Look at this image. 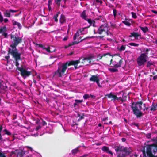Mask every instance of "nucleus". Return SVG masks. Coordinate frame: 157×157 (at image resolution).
Returning a JSON list of instances; mask_svg holds the SVG:
<instances>
[{"mask_svg": "<svg viewBox=\"0 0 157 157\" xmlns=\"http://www.w3.org/2000/svg\"><path fill=\"white\" fill-rule=\"evenodd\" d=\"M98 19H99V20L101 21L102 22L104 23L106 21L104 17L103 16L100 15L98 16Z\"/></svg>", "mask_w": 157, "mask_h": 157, "instance_id": "obj_27", "label": "nucleus"}, {"mask_svg": "<svg viewBox=\"0 0 157 157\" xmlns=\"http://www.w3.org/2000/svg\"><path fill=\"white\" fill-rule=\"evenodd\" d=\"M148 57H146L141 53L137 58V61L139 66H144L145 63L147 61Z\"/></svg>", "mask_w": 157, "mask_h": 157, "instance_id": "obj_8", "label": "nucleus"}, {"mask_svg": "<svg viewBox=\"0 0 157 157\" xmlns=\"http://www.w3.org/2000/svg\"><path fill=\"white\" fill-rule=\"evenodd\" d=\"M67 37H65L63 39V40L65 41H66V40H67Z\"/></svg>", "mask_w": 157, "mask_h": 157, "instance_id": "obj_63", "label": "nucleus"}, {"mask_svg": "<svg viewBox=\"0 0 157 157\" xmlns=\"http://www.w3.org/2000/svg\"><path fill=\"white\" fill-rule=\"evenodd\" d=\"M32 152V148L28 146H26L24 147L22 149L18 150V155H21L20 157H24L23 155H27L28 153H29Z\"/></svg>", "mask_w": 157, "mask_h": 157, "instance_id": "obj_9", "label": "nucleus"}, {"mask_svg": "<svg viewBox=\"0 0 157 157\" xmlns=\"http://www.w3.org/2000/svg\"><path fill=\"white\" fill-rule=\"evenodd\" d=\"M87 21L88 23H89L90 25H92L93 24V22L94 20H92L91 19H87V20H86Z\"/></svg>", "mask_w": 157, "mask_h": 157, "instance_id": "obj_38", "label": "nucleus"}, {"mask_svg": "<svg viewBox=\"0 0 157 157\" xmlns=\"http://www.w3.org/2000/svg\"><path fill=\"white\" fill-rule=\"evenodd\" d=\"M17 12V10H13L12 9H10L9 10H6L4 13L5 16L7 17H10L11 16V13H16Z\"/></svg>", "mask_w": 157, "mask_h": 157, "instance_id": "obj_14", "label": "nucleus"}, {"mask_svg": "<svg viewBox=\"0 0 157 157\" xmlns=\"http://www.w3.org/2000/svg\"><path fill=\"white\" fill-rule=\"evenodd\" d=\"M131 14L132 18L134 19H136L137 18V16L136 13L134 12H131Z\"/></svg>", "mask_w": 157, "mask_h": 157, "instance_id": "obj_39", "label": "nucleus"}, {"mask_svg": "<svg viewBox=\"0 0 157 157\" xmlns=\"http://www.w3.org/2000/svg\"><path fill=\"white\" fill-rule=\"evenodd\" d=\"M153 65L152 62L150 60L147 62L146 63V67H150L151 65Z\"/></svg>", "mask_w": 157, "mask_h": 157, "instance_id": "obj_30", "label": "nucleus"}, {"mask_svg": "<svg viewBox=\"0 0 157 157\" xmlns=\"http://www.w3.org/2000/svg\"><path fill=\"white\" fill-rule=\"evenodd\" d=\"M81 17L83 19L85 20H87V16L86 13V11L84 10L80 15Z\"/></svg>", "mask_w": 157, "mask_h": 157, "instance_id": "obj_23", "label": "nucleus"}, {"mask_svg": "<svg viewBox=\"0 0 157 157\" xmlns=\"http://www.w3.org/2000/svg\"><path fill=\"white\" fill-rule=\"evenodd\" d=\"M140 28L141 30H142L144 33H146L148 31V29L147 27H144L140 26Z\"/></svg>", "mask_w": 157, "mask_h": 157, "instance_id": "obj_26", "label": "nucleus"}, {"mask_svg": "<svg viewBox=\"0 0 157 157\" xmlns=\"http://www.w3.org/2000/svg\"><path fill=\"white\" fill-rule=\"evenodd\" d=\"M3 17L1 13L0 12V23H2L3 21Z\"/></svg>", "mask_w": 157, "mask_h": 157, "instance_id": "obj_45", "label": "nucleus"}, {"mask_svg": "<svg viewBox=\"0 0 157 157\" xmlns=\"http://www.w3.org/2000/svg\"><path fill=\"white\" fill-rule=\"evenodd\" d=\"M96 1L98 3L99 2L101 4H102L103 3L102 1H101V0H96Z\"/></svg>", "mask_w": 157, "mask_h": 157, "instance_id": "obj_56", "label": "nucleus"}, {"mask_svg": "<svg viewBox=\"0 0 157 157\" xmlns=\"http://www.w3.org/2000/svg\"><path fill=\"white\" fill-rule=\"evenodd\" d=\"M4 131L5 132V133L6 134L8 135H11V133H10V132H9L8 131H7V130L6 129H5L4 130Z\"/></svg>", "mask_w": 157, "mask_h": 157, "instance_id": "obj_52", "label": "nucleus"}, {"mask_svg": "<svg viewBox=\"0 0 157 157\" xmlns=\"http://www.w3.org/2000/svg\"><path fill=\"white\" fill-rule=\"evenodd\" d=\"M105 124H112V122L111 121H110L109 122V123H104Z\"/></svg>", "mask_w": 157, "mask_h": 157, "instance_id": "obj_61", "label": "nucleus"}, {"mask_svg": "<svg viewBox=\"0 0 157 157\" xmlns=\"http://www.w3.org/2000/svg\"><path fill=\"white\" fill-rule=\"evenodd\" d=\"M117 11L116 9H114L113 10V14L114 15V17L115 18H116L117 16Z\"/></svg>", "mask_w": 157, "mask_h": 157, "instance_id": "obj_44", "label": "nucleus"}, {"mask_svg": "<svg viewBox=\"0 0 157 157\" xmlns=\"http://www.w3.org/2000/svg\"><path fill=\"white\" fill-rule=\"evenodd\" d=\"M89 37H86V38H84L83 39H81V40L80 41H74L73 42H72V43H69V47L71 46L72 45H73L75 44H78L80 42L82 41L83 40L87 39L88 38H89Z\"/></svg>", "mask_w": 157, "mask_h": 157, "instance_id": "obj_20", "label": "nucleus"}, {"mask_svg": "<svg viewBox=\"0 0 157 157\" xmlns=\"http://www.w3.org/2000/svg\"><path fill=\"white\" fill-rule=\"evenodd\" d=\"M42 47L43 49H45L47 52H52L55 50V49L54 48V50L51 51L50 49L51 48V47H49L48 48H44V47L42 46Z\"/></svg>", "mask_w": 157, "mask_h": 157, "instance_id": "obj_28", "label": "nucleus"}, {"mask_svg": "<svg viewBox=\"0 0 157 157\" xmlns=\"http://www.w3.org/2000/svg\"><path fill=\"white\" fill-rule=\"evenodd\" d=\"M7 31V28L6 26H1L0 28V33H3Z\"/></svg>", "mask_w": 157, "mask_h": 157, "instance_id": "obj_24", "label": "nucleus"}, {"mask_svg": "<svg viewBox=\"0 0 157 157\" xmlns=\"http://www.w3.org/2000/svg\"><path fill=\"white\" fill-rule=\"evenodd\" d=\"M157 151V144L153 143L151 144L147 145L146 151L144 148L142 150L143 157H147L146 154L148 157H157V155H155Z\"/></svg>", "mask_w": 157, "mask_h": 157, "instance_id": "obj_3", "label": "nucleus"}, {"mask_svg": "<svg viewBox=\"0 0 157 157\" xmlns=\"http://www.w3.org/2000/svg\"><path fill=\"white\" fill-rule=\"evenodd\" d=\"M26 23L28 26H30L34 24V22L32 19L29 17L26 20Z\"/></svg>", "mask_w": 157, "mask_h": 157, "instance_id": "obj_21", "label": "nucleus"}, {"mask_svg": "<svg viewBox=\"0 0 157 157\" xmlns=\"http://www.w3.org/2000/svg\"><path fill=\"white\" fill-rule=\"evenodd\" d=\"M128 44L130 46H133L135 47H137L139 45V44H138L133 42L130 43Z\"/></svg>", "mask_w": 157, "mask_h": 157, "instance_id": "obj_34", "label": "nucleus"}, {"mask_svg": "<svg viewBox=\"0 0 157 157\" xmlns=\"http://www.w3.org/2000/svg\"><path fill=\"white\" fill-rule=\"evenodd\" d=\"M133 124L135 126H138V124L137 123H133L132 124Z\"/></svg>", "mask_w": 157, "mask_h": 157, "instance_id": "obj_62", "label": "nucleus"}, {"mask_svg": "<svg viewBox=\"0 0 157 157\" xmlns=\"http://www.w3.org/2000/svg\"><path fill=\"white\" fill-rule=\"evenodd\" d=\"M13 67V65L11 64H9L7 65V68H9L10 69H12Z\"/></svg>", "mask_w": 157, "mask_h": 157, "instance_id": "obj_49", "label": "nucleus"}, {"mask_svg": "<svg viewBox=\"0 0 157 157\" xmlns=\"http://www.w3.org/2000/svg\"><path fill=\"white\" fill-rule=\"evenodd\" d=\"M129 37H134L136 39H138V37H139L140 39H141V35L139 34L138 33L133 32L130 33V35Z\"/></svg>", "mask_w": 157, "mask_h": 157, "instance_id": "obj_16", "label": "nucleus"}, {"mask_svg": "<svg viewBox=\"0 0 157 157\" xmlns=\"http://www.w3.org/2000/svg\"><path fill=\"white\" fill-rule=\"evenodd\" d=\"M69 66L67 62L66 63H59L58 65V69L54 73V76L62 77L66 74V70Z\"/></svg>", "mask_w": 157, "mask_h": 157, "instance_id": "obj_5", "label": "nucleus"}, {"mask_svg": "<svg viewBox=\"0 0 157 157\" xmlns=\"http://www.w3.org/2000/svg\"><path fill=\"white\" fill-rule=\"evenodd\" d=\"M90 96L88 94H85L83 96V98L85 100L89 98Z\"/></svg>", "mask_w": 157, "mask_h": 157, "instance_id": "obj_40", "label": "nucleus"}, {"mask_svg": "<svg viewBox=\"0 0 157 157\" xmlns=\"http://www.w3.org/2000/svg\"><path fill=\"white\" fill-rule=\"evenodd\" d=\"M95 21H93V26L94 27H95Z\"/></svg>", "mask_w": 157, "mask_h": 157, "instance_id": "obj_64", "label": "nucleus"}, {"mask_svg": "<svg viewBox=\"0 0 157 157\" xmlns=\"http://www.w3.org/2000/svg\"><path fill=\"white\" fill-rule=\"evenodd\" d=\"M66 19L63 15L62 14L60 19V22L61 23H63L65 22Z\"/></svg>", "mask_w": 157, "mask_h": 157, "instance_id": "obj_25", "label": "nucleus"}, {"mask_svg": "<svg viewBox=\"0 0 157 157\" xmlns=\"http://www.w3.org/2000/svg\"><path fill=\"white\" fill-rule=\"evenodd\" d=\"M12 22L13 25H16L20 29H21L22 26L20 23L14 20L12 21Z\"/></svg>", "mask_w": 157, "mask_h": 157, "instance_id": "obj_22", "label": "nucleus"}, {"mask_svg": "<svg viewBox=\"0 0 157 157\" xmlns=\"http://www.w3.org/2000/svg\"><path fill=\"white\" fill-rule=\"evenodd\" d=\"M114 148L116 152L117 157H126L132 151L130 147H124L120 145L115 146Z\"/></svg>", "mask_w": 157, "mask_h": 157, "instance_id": "obj_2", "label": "nucleus"}, {"mask_svg": "<svg viewBox=\"0 0 157 157\" xmlns=\"http://www.w3.org/2000/svg\"><path fill=\"white\" fill-rule=\"evenodd\" d=\"M116 100H117L118 101H119V100H120L122 102H123V100L122 99V97H117V98Z\"/></svg>", "mask_w": 157, "mask_h": 157, "instance_id": "obj_48", "label": "nucleus"}, {"mask_svg": "<svg viewBox=\"0 0 157 157\" xmlns=\"http://www.w3.org/2000/svg\"><path fill=\"white\" fill-rule=\"evenodd\" d=\"M11 38L13 39L12 43L10 45L12 49L9 48V52H18L16 48V46L18 44L21 43L22 41V38L21 37L18 36H12Z\"/></svg>", "mask_w": 157, "mask_h": 157, "instance_id": "obj_6", "label": "nucleus"}, {"mask_svg": "<svg viewBox=\"0 0 157 157\" xmlns=\"http://www.w3.org/2000/svg\"><path fill=\"white\" fill-rule=\"evenodd\" d=\"M2 35L5 37H7V33L5 32L3 33Z\"/></svg>", "mask_w": 157, "mask_h": 157, "instance_id": "obj_53", "label": "nucleus"}, {"mask_svg": "<svg viewBox=\"0 0 157 157\" xmlns=\"http://www.w3.org/2000/svg\"><path fill=\"white\" fill-rule=\"evenodd\" d=\"M126 49V47L124 45H122L119 49V50L120 51H122Z\"/></svg>", "mask_w": 157, "mask_h": 157, "instance_id": "obj_37", "label": "nucleus"}, {"mask_svg": "<svg viewBox=\"0 0 157 157\" xmlns=\"http://www.w3.org/2000/svg\"><path fill=\"white\" fill-rule=\"evenodd\" d=\"M0 157H6L5 154L1 151H0Z\"/></svg>", "mask_w": 157, "mask_h": 157, "instance_id": "obj_43", "label": "nucleus"}, {"mask_svg": "<svg viewBox=\"0 0 157 157\" xmlns=\"http://www.w3.org/2000/svg\"><path fill=\"white\" fill-rule=\"evenodd\" d=\"M106 97H107L109 98H112L111 100V101H115L117 98V96L116 95H114L112 92L110 93L109 94H107L105 95Z\"/></svg>", "mask_w": 157, "mask_h": 157, "instance_id": "obj_15", "label": "nucleus"}, {"mask_svg": "<svg viewBox=\"0 0 157 157\" xmlns=\"http://www.w3.org/2000/svg\"><path fill=\"white\" fill-rule=\"evenodd\" d=\"M127 98V97L126 96H124V94H123L122 96V99H123V102L126 101V99Z\"/></svg>", "mask_w": 157, "mask_h": 157, "instance_id": "obj_47", "label": "nucleus"}, {"mask_svg": "<svg viewBox=\"0 0 157 157\" xmlns=\"http://www.w3.org/2000/svg\"><path fill=\"white\" fill-rule=\"evenodd\" d=\"M86 28V27L83 28H80L78 29V32H79L80 33H81L84 31V29Z\"/></svg>", "mask_w": 157, "mask_h": 157, "instance_id": "obj_50", "label": "nucleus"}, {"mask_svg": "<svg viewBox=\"0 0 157 157\" xmlns=\"http://www.w3.org/2000/svg\"><path fill=\"white\" fill-rule=\"evenodd\" d=\"M78 103H76V102H75V103L74 104V107H76V106H78Z\"/></svg>", "mask_w": 157, "mask_h": 157, "instance_id": "obj_58", "label": "nucleus"}, {"mask_svg": "<svg viewBox=\"0 0 157 157\" xmlns=\"http://www.w3.org/2000/svg\"><path fill=\"white\" fill-rule=\"evenodd\" d=\"M78 147H78L77 148L72 150L71 151L72 153L74 155L76 154L79 151Z\"/></svg>", "mask_w": 157, "mask_h": 157, "instance_id": "obj_31", "label": "nucleus"}, {"mask_svg": "<svg viewBox=\"0 0 157 157\" xmlns=\"http://www.w3.org/2000/svg\"><path fill=\"white\" fill-rule=\"evenodd\" d=\"M157 78V75H156L155 76H154L153 77V79L154 80H155Z\"/></svg>", "mask_w": 157, "mask_h": 157, "instance_id": "obj_59", "label": "nucleus"}, {"mask_svg": "<svg viewBox=\"0 0 157 157\" xmlns=\"http://www.w3.org/2000/svg\"><path fill=\"white\" fill-rule=\"evenodd\" d=\"M58 17V14H55L54 17H53V19H54V20L55 21L57 22L58 21V19H57V18Z\"/></svg>", "mask_w": 157, "mask_h": 157, "instance_id": "obj_41", "label": "nucleus"}, {"mask_svg": "<svg viewBox=\"0 0 157 157\" xmlns=\"http://www.w3.org/2000/svg\"><path fill=\"white\" fill-rule=\"evenodd\" d=\"M77 34H78V36H79V35L78 34V32L77 31V33H75L73 36V40H75L76 39V37L77 36Z\"/></svg>", "mask_w": 157, "mask_h": 157, "instance_id": "obj_46", "label": "nucleus"}, {"mask_svg": "<svg viewBox=\"0 0 157 157\" xmlns=\"http://www.w3.org/2000/svg\"><path fill=\"white\" fill-rule=\"evenodd\" d=\"M152 12L153 13L157 14V11L156 10H152Z\"/></svg>", "mask_w": 157, "mask_h": 157, "instance_id": "obj_60", "label": "nucleus"}, {"mask_svg": "<svg viewBox=\"0 0 157 157\" xmlns=\"http://www.w3.org/2000/svg\"><path fill=\"white\" fill-rule=\"evenodd\" d=\"M151 50L150 48H144L143 49V50L141 52H143V53H142L143 54L145 55L146 57H148V52Z\"/></svg>", "mask_w": 157, "mask_h": 157, "instance_id": "obj_19", "label": "nucleus"}, {"mask_svg": "<svg viewBox=\"0 0 157 157\" xmlns=\"http://www.w3.org/2000/svg\"><path fill=\"white\" fill-rule=\"evenodd\" d=\"M120 57L118 56L117 57H114L113 59H111L110 60V65H111L112 63V66L115 68H118L121 67L123 62L122 59H120Z\"/></svg>", "mask_w": 157, "mask_h": 157, "instance_id": "obj_7", "label": "nucleus"}, {"mask_svg": "<svg viewBox=\"0 0 157 157\" xmlns=\"http://www.w3.org/2000/svg\"><path fill=\"white\" fill-rule=\"evenodd\" d=\"M9 53L12 55L13 57L14 58L15 65L17 67V69L18 70V68L20 67H18L19 64L18 63V61L20 60L21 59V53L18 52H9ZM20 68H21V67Z\"/></svg>", "mask_w": 157, "mask_h": 157, "instance_id": "obj_10", "label": "nucleus"}, {"mask_svg": "<svg viewBox=\"0 0 157 157\" xmlns=\"http://www.w3.org/2000/svg\"><path fill=\"white\" fill-rule=\"evenodd\" d=\"M156 107H157L155 105V104H154V103H153L152 104L151 108L150 109V110L151 111H155L156 109Z\"/></svg>", "mask_w": 157, "mask_h": 157, "instance_id": "obj_29", "label": "nucleus"}, {"mask_svg": "<svg viewBox=\"0 0 157 157\" xmlns=\"http://www.w3.org/2000/svg\"><path fill=\"white\" fill-rule=\"evenodd\" d=\"M107 24L104 23L101 25L98 28V33L99 34H102L104 32H105L107 29Z\"/></svg>", "mask_w": 157, "mask_h": 157, "instance_id": "obj_13", "label": "nucleus"}, {"mask_svg": "<svg viewBox=\"0 0 157 157\" xmlns=\"http://www.w3.org/2000/svg\"><path fill=\"white\" fill-rule=\"evenodd\" d=\"M62 0H55V3L58 6H60V2ZM64 2H65L66 0H63Z\"/></svg>", "mask_w": 157, "mask_h": 157, "instance_id": "obj_32", "label": "nucleus"}, {"mask_svg": "<svg viewBox=\"0 0 157 157\" xmlns=\"http://www.w3.org/2000/svg\"><path fill=\"white\" fill-rule=\"evenodd\" d=\"M111 56V55L109 53L104 54L101 56L99 54L98 55V57L99 58L97 59H96V61H98L99 60L102 59L104 61L107 62L109 61V58Z\"/></svg>", "mask_w": 157, "mask_h": 157, "instance_id": "obj_11", "label": "nucleus"}, {"mask_svg": "<svg viewBox=\"0 0 157 157\" xmlns=\"http://www.w3.org/2000/svg\"><path fill=\"white\" fill-rule=\"evenodd\" d=\"M78 117H79V119L78 120V121H79L80 120H81L82 119H83L84 118V114L82 113V115H81L79 114H78Z\"/></svg>", "mask_w": 157, "mask_h": 157, "instance_id": "obj_35", "label": "nucleus"}, {"mask_svg": "<svg viewBox=\"0 0 157 157\" xmlns=\"http://www.w3.org/2000/svg\"><path fill=\"white\" fill-rule=\"evenodd\" d=\"M18 70L20 71L21 75L25 79L31 74L30 71H27L26 69L22 67L18 68Z\"/></svg>", "mask_w": 157, "mask_h": 157, "instance_id": "obj_12", "label": "nucleus"}, {"mask_svg": "<svg viewBox=\"0 0 157 157\" xmlns=\"http://www.w3.org/2000/svg\"><path fill=\"white\" fill-rule=\"evenodd\" d=\"M75 102H76V103H77L78 104L79 103H82L83 102V100H77V99H75Z\"/></svg>", "mask_w": 157, "mask_h": 157, "instance_id": "obj_42", "label": "nucleus"}, {"mask_svg": "<svg viewBox=\"0 0 157 157\" xmlns=\"http://www.w3.org/2000/svg\"><path fill=\"white\" fill-rule=\"evenodd\" d=\"M143 103L142 101L136 102H133L132 103L131 108L132 110L133 114L137 118L141 117L143 115V113L141 111L142 109V106Z\"/></svg>", "mask_w": 157, "mask_h": 157, "instance_id": "obj_4", "label": "nucleus"}, {"mask_svg": "<svg viewBox=\"0 0 157 157\" xmlns=\"http://www.w3.org/2000/svg\"><path fill=\"white\" fill-rule=\"evenodd\" d=\"M101 150L104 152L110 154L112 156L113 155V153L110 150H109V147H107L103 146L101 148Z\"/></svg>", "mask_w": 157, "mask_h": 157, "instance_id": "obj_18", "label": "nucleus"}, {"mask_svg": "<svg viewBox=\"0 0 157 157\" xmlns=\"http://www.w3.org/2000/svg\"><path fill=\"white\" fill-rule=\"evenodd\" d=\"M95 56L94 55L90 56L85 58H80L79 60H72L69 62V66L73 65L74 66L75 68L76 69L78 68V64L81 63L85 65H88L86 63H91L92 62L96 61Z\"/></svg>", "mask_w": 157, "mask_h": 157, "instance_id": "obj_1", "label": "nucleus"}, {"mask_svg": "<svg viewBox=\"0 0 157 157\" xmlns=\"http://www.w3.org/2000/svg\"><path fill=\"white\" fill-rule=\"evenodd\" d=\"M90 81L98 83V80H99V77L98 75H93L91 76L89 79Z\"/></svg>", "mask_w": 157, "mask_h": 157, "instance_id": "obj_17", "label": "nucleus"}, {"mask_svg": "<svg viewBox=\"0 0 157 157\" xmlns=\"http://www.w3.org/2000/svg\"><path fill=\"white\" fill-rule=\"evenodd\" d=\"M109 70L111 72H117L118 71V69L115 68H109Z\"/></svg>", "mask_w": 157, "mask_h": 157, "instance_id": "obj_33", "label": "nucleus"}, {"mask_svg": "<svg viewBox=\"0 0 157 157\" xmlns=\"http://www.w3.org/2000/svg\"><path fill=\"white\" fill-rule=\"evenodd\" d=\"M3 21L5 23H7L8 22V20L7 18H5L3 19Z\"/></svg>", "mask_w": 157, "mask_h": 157, "instance_id": "obj_55", "label": "nucleus"}, {"mask_svg": "<svg viewBox=\"0 0 157 157\" xmlns=\"http://www.w3.org/2000/svg\"><path fill=\"white\" fill-rule=\"evenodd\" d=\"M122 22L126 26H129L131 25V24L128 21H122Z\"/></svg>", "mask_w": 157, "mask_h": 157, "instance_id": "obj_36", "label": "nucleus"}, {"mask_svg": "<svg viewBox=\"0 0 157 157\" xmlns=\"http://www.w3.org/2000/svg\"><path fill=\"white\" fill-rule=\"evenodd\" d=\"M40 129V126H38L36 127L35 129L33 130L34 131H35L36 132H37V131L39 130V129Z\"/></svg>", "mask_w": 157, "mask_h": 157, "instance_id": "obj_51", "label": "nucleus"}, {"mask_svg": "<svg viewBox=\"0 0 157 157\" xmlns=\"http://www.w3.org/2000/svg\"><path fill=\"white\" fill-rule=\"evenodd\" d=\"M108 119V117H105V118H103L102 120L103 121H107Z\"/></svg>", "mask_w": 157, "mask_h": 157, "instance_id": "obj_54", "label": "nucleus"}, {"mask_svg": "<svg viewBox=\"0 0 157 157\" xmlns=\"http://www.w3.org/2000/svg\"><path fill=\"white\" fill-rule=\"evenodd\" d=\"M121 140L123 142H125L126 141V138H121Z\"/></svg>", "mask_w": 157, "mask_h": 157, "instance_id": "obj_57", "label": "nucleus"}]
</instances>
